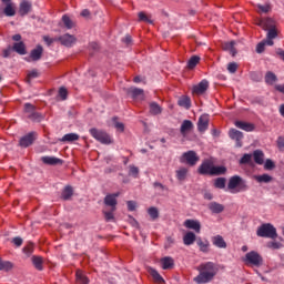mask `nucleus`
<instances>
[{"label": "nucleus", "mask_w": 284, "mask_h": 284, "mask_svg": "<svg viewBox=\"0 0 284 284\" xmlns=\"http://www.w3.org/2000/svg\"><path fill=\"white\" fill-rule=\"evenodd\" d=\"M148 272L150 276H152L153 281H155V283H160V284L165 283V280H163V276H161L159 271H156L155 268L149 267Z\"/></svg>", "instance_id": "nucleus-23"}, {"label": "nucleus", "mask_w": 284, "mask_h": 284, "mask_svg": "<svg viewBox=\"0 0 284 284\" xmlns=\"http://www.w3.org/2000/svg\"><path fill=\"white\" fill-rule=\"evenodd\" d=\"M59 97L62 99V101H65V99H68V89L61 87L59 89Z\"/></svg>", "instance_id": "nucleus-56"}, {"label": "nucleus", "mask_w": 284, "mask_h": 284, "mask_svg": "<svg viewBox=\"0 0 284 284\" xmlns=\"http://www.w3.org/2000/svg\"><path fill=\"white\" fill-rule=\"evenodd\" d=\"M239 70V64L236 62H230L227 64V71L231 73V74H235V72Z\"/></svg>", "instance_id": "nucleus-52"}, {"label": "nucleus", "mask_w": 284, "mask_h": 284, "mask_svg": "<svg viewBox=\"0 0 284 284\" xmlns=\"http://www.w3.org/2000/svg\"><path fill=\"white\" fill-rule=\"evenodd\" d=\"M254 179L257 183H270L272 181V176L268 174L255 175Z\"/></svg>", "instance_id": "nucleus-44"}, {"label": "nucleus", "mask_w": 284, "mask_h": 284, "mask_svg": "<svg viewBox=\"0 0 284 284\" xmlns=\"http://www.w3.org/2000/svg\"><path fill=\"white\" fill-rule=\"evenodd\" d=\"M32 252H34V245L29 244L23 247V253L27 254L28 256H32Z\"/></svg>", "instance_id": "nucleus-55"}, {"label": "nucleus", "mask_w": 284, "mask_h": 284, "mask_svg": "<svg viewBox=\"0 0 284 284\" xmlns=\"http://www.w3.org/2000/svg\"><path fill=\"white\" fill-rule=\"evenodd\" d=\"M58 41L65 48H72L77 43V38L72 34L65 33L58 37Z\"/></svg>", "instance_id": "nucleus-10"}, {"label": "nucleus", "mask_w": 284, "mask_h": 284, "mask_svg": "<svg viewBox=\"0 0 284 284\" xmlns=\"http://www.w3.org/2000/svg\"><path fill=\"white\" fill-rule=\"evenodd\" d=\"M73 194H74V190L72 189V186L67 185L62 191L61 199L63 201H70V199H72Z\"/></svg>", "instance_id": "nucleus-27"}, {"label": "nucleus", "mask_w": 284, "mask_h": 284, "mask_svg": "<svg viewBox=\"0 0 284 284\" xmlns=\"http://www.w3.org/2000/svg\"><path fill=\"white\" fill-rule=\"evenodd\" d=\"M257 26L266 32L265 40L256 45L257 54H263L265 52V45H274V39L278 38V29L276 28V21L272 18L257 20Z\"/></svg>", "instance_id": "nucleus-1"}, {"label": "nucleus", "mask_w": 284, "mask_h": 284, "mask_svg": "<svg viewBox=\"0 0 284 284\" xmlns=\"http://www.w3.org/2000/svg\"><path fill=\"white\" fill-rule=\"evenodd\" d=\"M243 261L246 265H254V267H261V265H263V256H261L256 251L246 253Z\"/></svg>", "instance_id": "nucleus-5"}, {"label": "nucleus", "mask_w": 284, "mask_h": 284, "mask_svg": "<svg viewBox=\"0 0 284 284\" xmlns=\"http://www.w3.org/2000/svg\"><path fill=\"white\" fill-rule=\"evenodd\" d=\"M274 168H276V165L274 164V161H272L271 159H267L264 163V169L274 170Z\"/></svg>", "instance_id": "nucleus-57"}, {"label": "nucleus", "mask_w": 284, "mask_h": 284, "mask_svg": "<svg viewBox=\"0 0 284 284\" xmlns=\"http://www.w3.org/2000/svg\"><path fill=\"white\" fill-rule=\"evenodd\" d=\"M90 134L95 139V141H99L103 145H110L112 143V138L105 131L98 130V129H90Z\"/></svg>", "instance_id": "nucleus-6"}, {"label": "nucleus", "mask_w": 284, "mask_h": 284, "mask_svg": "<svg viewBox=\"0 0 284 284\" xmlns=\"http://www.w3.org/2000/svg\"><path fill=\"white\" fill-rule=\"evenodd\" d=\"M175 174H176L178 181H185V179L187 178V169L181 168L175 172Z\"/></svg>", "instance_id": "nucleus-41"}, {"label": "nucleus", "mask_w": 284, "mask_h": 284, "mask_svg": "<svg viewBox=\"0 0 284 284\" xmlns=\"http://www.w3.org/2000/svg\"><path fill=\"white\" fill-rule=\"evenodd\" d=\"M256 235L261 239H278V233L276 232V227L271 223L262 224L257 231Z\"/></svg>", "instance_id": "nucleus-4"}, {"label": "nucleus", "mask_w": 284, "mask_h": 284, "mask_svg": "<svg viewBox=\"0 0 284 284\" xmlns=\"http://www.w3.org/2000/svg\"><path fill=\"white\" fill-rule=\"evenodd\" d=\"M194 130V123L190 120H184L181 124L180 132L183 136H185L189 132Z\"/></svg>", "instance_id": "nucleus-18"}, {"label": "nucleus", "mask_w": 284, "mask_h": 284, "mask_svg": "<svg viewBox=\"0 0 284 284\" xmlns=\"http://www.w3.org/2000/svg\"><path fill=\"white\" fill-rule=\"evenodd\" d=\"M196 240V234L194 232L189 231L184 236H183V243L184 245H194V242Z\"/></svg>", "instance_id": "nucleus-24"}, {"label": "nucleus", "mask_w": 284, "mask_h": 284, "mask_svg": "<svg viewBox=\"0 0 284 284\" xmlns=\"http://www.w3.org/2000/svg\"><path fill=\"white\" fill-rule=\"evenodd\" d=\"M36 112H37V108H34V105H32L31 103L24 104V113L27 119H30Z\"/></svg>", "instance_id": "nucleus-37"}, {"label": "nucleus", "mask_w": 284, "mask_h": 284, "mask_svg": "<svg viewBox=\"0 0 284 284\" xmlns=\"http://www.w3.org/2000/svg\"><path fill=\"white\" fill-rule=\"evenodd\" d=\"M209 210L213 212V214H221V212L225 210V206H223V204H220L217 202H211L209 204Z\"/></svg>", "instance_id": "nucleus-26"}, {"label": "nucleus", "mask_w": 284, "mask_h": 284, "mask_svg": "<svg viewBox=\"0 0 284 284\" xmlns=\"http://www.w3.org/2000/svg\"><path fill=\"white\" fill-rule=\"evenodd\" d=\"M62 22L68 30H72L74 28V22H72V19L68 16L62 17Z\"/></svg>", "instance_id": "nucleus-48"}, {"label": "nucleus", "mask_w": 284, "mask_h": 284, "mask_svg": "<svg viewBox=\"0 0 284 284\" xmlns=\"http://www.w3.org/2000/svg\"><path fill=\"white\" fill-rule=\"evenodd\" d=\"M212 243L215 247L220 250H225L227 247V242L221 235H215L212 237Z\"/></svg>", "instance_id": "nucleus-19"}, {"label": "nucleus", "mask_w": 284, "mask_h": 284, "mask_svg": "<svg viewBox=\"0 0 284 284\" xmlns=\"http://www.w3.org/2000/svg\"><path fill=\"white\" fill-rule=\"evenodd\" d=\"M129 212H134L136 210V202L135 201H128L126 202Z\"/></svg>", "instance_id": "nucleus-62"}, {"label": "nucleus", "mask_w": 284, "mask_h": 284, "mask_svg": "<svg viewBox=\"0 0 284 284\" xmlns=\"http://www.w3.org/2000/svg\"><path fill=\"white\" fill-rule=\"evenodd\" d=\"M41 161L44 165H63V160L55 156H42Z\"/></svg>", "instance_id": "nucleus-16"}, {"label": "nucleus", "mask_w": 284, "mask_h": 284, "mask_svg": "<svg viewBox=\"0 0 284 284\" xmlns=\"http://www.w3.org/2000/svg\"><path fill=\"white\" fill-rule=\"evenodd\" d=\"M258 12H263L264 14H267L270 12V4H257Z\"/></svg>", "instance_id": "nucleus-59"}, {"label": "nucleus", "mask_w": 284, "mask_h": 284, "mask_svg": "<svg viewBox=\"0 0 284 284\" xmlns=\"http://www.w3.org/2000/svg\"><path fill=\"white\" fill-rule=\"evenodd\" d=\"M104 214V219L105 221L110 222V221H114V211H112V209H110V211H102Z\"/></svg>", "instance_id": "nucleus-51"}, {"label": "nucleus", "mask_w": 284, "mask_h": 284, "mask_svg": "<svg viewBox=\"0 0 284 284\" xmlns=\"http://www.w3.org/2000/svg\"><path fill=\"white\" fill-rule=\"evenodd\" d=\"M162 270H172L174 267V258L171 256H165L161 260Z\"/></svg>", "instance_id": "nucleus-28"}, {"label": "nucleus", "mask_w": 284, "mask_h": 284, "mask_svg": "<svg viewBox=\"0 0 284 284\" xmlns=\"http://www.w3.org/2000/svg\"><path fill=\"white\" fill-rule=\"evenodd\" d=\"M213 166L214 162L212 160H204L199 166L197 172L199 174H202V176H212Z\"/></svg>", "instance_id": "nucleus-7"}, {"label": "nucleus", "mask_w": 284, "mask_h": 284, "mask_svg": "<svg viewBox=\"0 0 284 284\" xmlns=\"http://www.w3.org/2000/svg\"><path fill=\"white\" fill-rule=\"evenodd\" d=\"M230 139L233 141H243V132L236 130V129H231L229 132Z\"/></svg>", "instance_id": "nucleus-30"}, {"label": "nucleus", "mask_w": 284, "mask_h": 284, "mask_svg": "<svg viewBox=\"0 0 284 284\" xmlns=\"http://www.w3.org/2000/svg\"><path fill=\"white\" fill-rule=\"evenodd\" d=\"M234 45H236L235 41L224 43V50H229L232 57H236V48H234Z\"/></svg>", "instance_id": "nucleus-39"}, {"label": "nucleus", "mask_w": 284, "mask_h": 284, "mask_svg": "<svg viewBox=\"0 0 284 284\" xmlns=\"http://www.w3.org/2000/svg\"><path fill=\"white\" fill-rule=\"evenodd\" d=\"M227 190L231 194H239V192H247L250 186H247V181H245L240 175H233L230 178L227 183Z\"/></svg>", "instance_id": "nucleus-3"}, {"label": "nucleus", "mask_w": 284, "mask_h": 284, "mask_svg": "<svg viewBox=\"0 0 284 284\" xmlns=\"http://www.w3.org/2000/svg\"><path fill=\"white\" fill-rule=\"evenodd\" d=\"M43 41L47 43V45H52V43L59 41V38H50L48 36H44Z\"/></svg>", "instance_id": "nucleus-60"}, {"label": "nucleus", "mask_w": 284, "mask_h": 284, "mask_svg": "<svg viewBox=\"0 0 284 284\" xmlns=\"http://www.w3.org/2000/svg\"><path fill=\"white\" fill-rule=\"evenodd\" d=\"M197 272L199 275L194 277V282L205 284L214 280V276L219 273V267H216L214 262H206L197 266Z\"/></svg>", "instance_id": "nucleus-2"}, {"label": "nucleus", "mask_w": 284, "mask_h": 284, "mask_svg": "<svg viewBox=\"0 0 284 284\" xmlns=\"http://www.w3.org/2000/svg\"><path fill=\"white\" fill-rule=\"evenodd\" d=\"M235 126L240 130H244V132H254V124L250 122L235 121Z\"/></svg>", "instance_id": "nucleus-20"}, {"label": "nucleus", "mask_w": 284, "mask_h": 284, "mask_svg": "<svg viewBox=\"0 0 284 284\" xmlns=\"http://www.w3.org/2000/svg\"><path fill=\"white\" fill-rule=\"evenodd\" d=\"M178 104L180 108H185L186 110H190L192 108V100H190L189 97H182L179 99Z\"/></svg>", "instance_id": "nucleus-35"}, {"label": "nucleus", "mask_w": 284, "mask_h": 284, "mask_svg": "<svg viewBox=\"0 0 284 284\" xmlns=\"http://www.w3.org/2000/svg\"><path fill=\"white\" fill-rule=\"evenodd\" d=\"M210 128V115L203 114L199 118L197 130L199 132H205Z\"/></svg>", "instance_id": "nucleus-14"}, {"label": "nucleus", "mask_w": 284, "mask_h": 284, "mask_svg": "<svg viewBox=\"0 0 284 284\" xmlns=\"http://www.w3.org/2000/svg\"><path fill=\"white\" fill-rule=\"evenodd\" d=\"M148 214L152 221H156V219H159V209H156V206H151L148 210Z\"/></svg>", "instance_id": "nucleus-47"}, {"label": "nucleus", "mask_w": 284, "mask_h": 284, "mask_svg": "<svg viewBox=\"0 0 284 284\" xmlns=\"http://www.w3.org/2000/svg\"><path fill=\"white\" fill-rule=\"evenodd\" d=\"M277 148L280 150H284V138L283 136L277 138Z\"/></svg>", "instance_id": "nucleus-64"}, {"label": "nucleus", "mask_w": 284, "mask_h": 284, "mask_svg": "<svg viewBox=\"0 0 284 284\" xmlns=\"http://www.w3.org/2000/svg\"><path fill=\"white\" fill-rule=\"evenodd\" d=\"M149 108H150V114H152L153 116H156V114H161L163 112V109L156 102H151L149 104Z\"/></svg>", "instance_id": "nucleus-32"}, {"label": "nucleus", "mask_w": 284, "mask_h": 284, "mask_svg": "<svg viewBox=\"0 0 284 284\" xmlns=\"http://www.w3.org/2000/svg\"><path fill=\"white\" fill-rule=\"evenodd\" d=\"M264 80L267 85H274V83L278 81V78L274 74V72L267 71Z\"/></svg>", "instance_id": "nucleus-29"}, {"label": "nucleus", "mask_w": 284, "mask_h": 284, "mask_svg": "<svg viewBox=\"0 0 284 284\" xmlns=\"http://www.w3.org/2000/svg\"><path fill=\"white\" fill-rule=\"evenodd\" d=\"M128 94H131L132 99H139V97H143V89L130 88Z\"/></svg>", "instance_id": "nucleus-38"}, {"label": "nucleus", "mask_w": 284, "mask_h": 284, "mask_svg": "<svg viewBox=\"0 0 284 284\" xmlns=\"http://www.w3.org/2000/svg\"><path fill=\"white\" fill-rule=\"evenodd\" d=\"M31 261H32V264L34 265L36 270H38L39 272H42L43 258L41 256L33 255Z\"/></svg>", "instance_id": "nucleus-33"}, {"label": "nucleus", "mask_w": 284, "mask_h": 284, "mask_svg": "<svg viewBox=\"0 0 284 284\" xmlns=\"http://www.w3.org/2000/svg\"><path fill=\"white\" fill-rule=\"evenodd\" d=\"M253 159L257 165H263V163H265V153H263L261 150H255L253 152Z\"/></svg>", "instance_id": "nucleus-22"}, {"label": "nucleus", "mask_w": 284, "mask_h": 284, "mask_svg": "<svg viewBox=\"0 0 284 284\" xmlns=\"http://www.w3.org/2000/svg\"><path fill=\"white\" fill-rule=\"evenodd\" d=\"M227 172V169L225 166H214L211 171V176H221L222 174H225Z\"/></svg>", "instance_id": "nucleus-36"}, {"label": "nucleus", "mask_w": 284, "mask_h": 284, "mask_svg": "<svg viewBox=\"0 0 284 284\" xmlns=\"http://www.w3.org/2000/svg\"><path fill=\"white\" fill-rule=\"evenodd\" d=\"M112 121H113L114 128L118 129L119 132H124L125 125L123 124V122H119L116 116L112 118Z\"/></svg>", "instance_id": "nucleus-49"}, {"label": "nucleus", "mask_w": 284, "mask_h": 284, "mask_svg": "<svg viewBox=\"0 0 284 284\" xmlns=\"http://www.w3.org/2000/svg\"><path fill=\"white\" fill-rule=\"evenodd\" d=\"M3 13L6 17H14L17 14V10L14 9V4L12 2H8L6 8L3 9Z\"/></svg>", "instance_id": "nucleus-34"}, {"label": "nucleus", "mask_w": 284, "mask_h": 284, "mask_svg": "<svg viewBox=\"0 0 284 284\" xmlns=\"http://www.w3.org/2000/svg\"><path fill=\"white\" fill-rule=\"evenodd\" d=\"M18 12L20 17H26L27 14H30V12H32V2L28 0H23L22 2H20Z\"/></svg>", "instance_id": "nucleus-15"}, {"label": "nucleus", "mask_w": 284, "mask_h": 284, "mask_svg": "<svg viewBox=\"0 0 284 284\" xmlns=\"http://www.w3.org/2000/svg\"><path fill=\"white\" fill-rule=\"evenodd\" d=\"M197 246L200 247V252H203L204 254H207V252H210V241L205 240H201V237H199L196 240Z\"/></svg>", "instance_id": "nucleus-25"}, {"label": "nucleus", "mask_w": 284, "mask_h": 284, "mask_svg": "<svg viewBox=\"0 0 284 284\" xmlns=\"http://www.w3.org/2000/svg\"><path fill=\"white\" fill-rule=\"evenodd\" d=\"M240 165H252V154L246 153L240 159Z\"/></svg>", "instance_id": "nucleus-46"}, {"label": "nucleus", "mask_w": 284, "mask_h": 284, "mask_svg": "<svg viewBox=\"0 0 284 284\" xmlns=\"http://www.w3.org/2000/svg\"><path fill=\"white\" fill-rule=\"evenodd\" d=\"M14 265L11 262L0 260V272H10Z\"/></svg>", "instance_id": "nucleus-42"}, {"label": "nucleus", "mask_w": 284, "mask_h": 284, "mask_svg": "<svg viewBox=\"0 0 284 284\" xmlns=\"http://www.w3.org/2000/svg\"><path fill=\"white\" fill-rule=\"evenodd\" d=\"M138 17H139V21H144L145 23H152L150 18H148V16L143 11L139 12Z\"/></svg>", "instance_id": "nucleus-58"}, {"label": "nucleus", "mask_w": 284, "mask_h": 284, "mask_svg": "<svg viewBox=\"0 0 284 284\" xmlns=\"http://www.w3.org/2000/svg\"><path fill=\"white\" fill-rule=\"evenodd\" d=\"M200 61H201V58L199 55L191 57L187 62L189 70H194L195 65H199Z\"/></svg>", "instance_id": "nucleus-40"}, {"label": "nucleus", "mask_w": 284, "mask_h": 284, "mask_svg": "<svg viewBox=\"0 0 284 284\" xmlns=\"http://www.w3.org/2000/svg\"><path fill=\"white\" fill-rule=\"evenodd\" d=\"M29 119L30 121H34L36 123H41V121H43V114L36 111Z\"/></svg>", "instance_id": "nucleus-50"}, {"label": "nucleus", "mask_w": 284, "mask_h": 284, "mask_svg": "<svg viewBox=\"0 0 284 284\" xmlns=\"http://www.w3.org/2000/svg\"><path fill=\"white\" fill-rule=\"evenodd\" d=\"M181 162L194 166L196 163H199V155H196V152L194 151H187L182 154Z\"/></svg>", "instance_id": "nucleus-8"}, {"label": "nucleus", "mask_w": 284, "mask_h": 284, "mask_svg": "<svg viewBox=\"0 0 284 284\" xmlns=\"http://www.w3.org/2000/svg\"><path fill=\"white\" fill-rule=\"evenodd\" d=\"M267 247L271 250H281L283 247V244L281 242H268Z\"/></svg>", "instance_id": "nucleus-54"}, {"label": "nucleus", "mask_w": 284, "mask_h": 284, "mask_svg": "<svg viewBox=\"0 0 284 284\" xmlns=\"http://www.w3.org/2000/svg\"><path fill=\"white\" fill-rule=\"evenodd\" d=\"M12 243L16 247H21L23 245V239L21 237H13Z\"/></svg>", "instance_id": "nucleus-63"}, {"label": "nucleus", "mask_w": 284, "mask_h": 284, "mask_svg": "<svg viewBox=\"0 0 284 284\" xmlns=\"http://www.w3.org/2000/svg\"><path fill=\"white\" fill-rule=\"evenodd\" d=\"M225 178H217L214 181V187H216L217 190H225Z\"/></svg>", "instance_id": "nucleus-45"}, {"label": "nucleus", "mask_w": 284, "mask_h": 284, "mask_svg": "<svg viewBox=\"0 0 284 284\" xmlns=\"http://www.w3.org/2000/svg\"><path fill=\"white\" fill-rule=\"evenodd\" d=\"M120 195L121 193L119 192L105 195L104 205H106V207H111V212H116V205H118L116 199H119Z\"/></svg>", "instance_id": "nucleus-9"}, {"label": "nucleus", "mask_w": 284, "mask_h": 284, "mask_svg": "<svg viewBox=\"0 0 284 284\" xmlns=\"http://www.w3.org/2000/svg\"><path fill=\"white\" fill-rule=\"evenodd\" d=\"M75 277L78 283L80 284H90V280H88V277L85 275H83V273L81 271H78L75 273Z\"/></svg>", "instance_id": "nucleus-43"}, {"label": "nucleus", "mask_w": 284, "mask_h": 284, "mask_svg": "<svg viewBox=\"0 0 284 284\" xmlns=\"http://www.w3.org/2000/svg\"><path fill=\"white\" fill-rule=\"evenodd\" d=\"M62 143H72V141H79V134L77 133H67L60 139Z\"/></svg>", "instance_id": "nucleus-31"}, {"label": "nucleus", "mask_w": 284, "mask_h": 284, "mask_svg": "<svg viewBox=\"0 0 284 284\" xmlns=\"http://www.w3.org/2000/svg\"><path fill=\"white\" fill-rule=\"evenodd\" d=\"M13 52H17V54L24 55L28 54V51L26 50V43L23 42H16L12 47Z\"/></svg>", "instance_id": "nucleus-21"}, {"label": "nucleus", "mask_w": 284, "mask_h": 284, "mask_svg": "<svg viewBox=\"0 0 284 284\" xmlns=\"http://www.w3.org/2000/svg\"><path fill=\"white\" fill-rule=\"evenodd\" d=\"M210 88V82L207 80H202L199 84L194 85L192 89V93L196 94V97H201L207 92Z\"/></svg>", "instance_id": "nucleus-12"}, {"label": "nucleus", "mask_w": 284, "mask_h": 284, "mask_svg": "<svg viewBox=\"0 0 284 284\" xmlns=\"http://www.w3.org/2000/svg\"><path fill=\"white\" fill-rule=\"evenodd\" d=\"M41 57H43V47L38 44L37 48L31 50L30 59L32 61H40Z\"/></svg>", "instance_id": "nucleus-17"}, {"label": "nucleus", "mask_w": 284, "mask_h": 284, "mask_svg": "<svg viewBox=\"0 0 284 284\" xmlns=\"http://www.w3.org/2000/svg\"><path fill=\"white\" fill-rule=\"evenodd\" d=\"M37 140V132H30L27 135L22 136L19 141L20 148H30L32 143Z\"/></svg>", "instance_id": "nucleus-11"}, {"label": "nucleus", "mask_w": 284, "mask_h": 284, "mask_svg": "<svg viewBox=\"0 0 284 284\" xmlns=\"http://www.w3.org/2000/svg\"><path fill=\"white\" fill-rule=\"evenodd\" d=\"M184 227H186V230H193L196 234H201V222L199 220H185Z\"/></svg>", "instance_id": "nucleus-13"}, {"label": "nucleus", "mask_w": 284, "mask_h": 284, "mask_svg": "<svg viewBox=\"0 0 284 284\" xmlns=\"http://www.w3.org/2000/svg\"><path fill=\"white\" fill-rule=\"evenodd\" d=\"M38 77H39V71H37V70L30 71L27 75V83H30V81H32V79H38Z\"/></svg>", "instance_id": "nucleus-53"}, {"label": "nucleus", "mask_w": 284, "mask_h": 284, "mask_svg": "<svg viewBox=\"0 0 284 284\" xmlns=\"http://www.w3.org/2000/svg\"><path fill=\"white\" fill-rule=\"evenodd\" d=\"M129 174H131V176H134L136 179V176H139V168L131 165Z\"/></svg>", "instance_id": "nucleus-61"}]
</instances>
